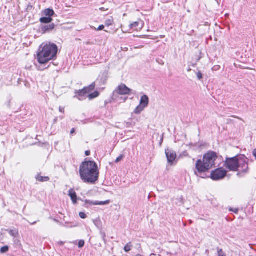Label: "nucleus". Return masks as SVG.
Instances as JSON below:
<instances>
[{"label":"nucleus","instance_id":"obj_1","mask_svg":"<svg viewBox=\"0 0 256 256\" xmlns=\"http://www.w3.org/2000/svg\"><path fill=\"white\" fill-rule=\"evenodd\" d=\"M79 172L84 182L93 184L98 179L100 170L95 162L86 158L80 164Z\"/></svg>","mask_w":256,"mask_h":256},{"label":"nucleus","instance_id":"obj_2","mask_svg":"<svg viewBox=\"0 0 256 256\" xmlns=\"http://www.w3.org/2000/svg\"><path fill=\"white\" fill-rule=\"evenodd\" d=\"M217 158L216 153L213 152H208L203 156L202 160H198L196 164L194 174L201 178H205L207 177L206 172L209 171L214 166V162Z\"/></svg>","mask_w":256,"mask_h":256},{"label":"nucleus","instance_id":"obj_3","mask_svg":"<svg viewBox=\"0 0 256 256\" xmlns=\"http://www.w3.org/2000/svg\"><path fill=\"white\" fill-rule=\"evenodd\" d=\"M58 51V48L56 44L51 42L42 44L37 52V60L40 64H46L56 58Z\"/></svg>","mask_w":256,"mask_h":256},{"label":"nucleus","instance_id":"obj_4","mask_svg":"<svg viewBox=\"0 0 256 256\" xmlns=\"http://www.w3.org/2000/svg\"><path fill=\"white\" fill-rule=\"evenodd\" d=\"M248 158L244 155L228 158L225 161L226 166L231 171H240L246 173L248 170Z\"/></svg>","mask_w":256,"mask_h":256},{"label":"nucleus","instance_id":"obj_5","mask_svg":"<svg viewBox=\"0 0 256 256\" xmlns=\"http://www.w3.org/2000/svg\"><path fill=\"white\" fill-rule=\"evenodd\" d=\"M131 92V90L128 88L125 84H120L115 90L113 96V102H125L126 98L116 96V94L120 95L129 94Z\"/></svg>","mask_w":256,"mask_h":256},{"label":"nucleus","instance_id":"obj_6","mask_svg":"<svg viewBox=\"0 0 256 256\" xmlns=\"http://www.w3.org/2000/svg\"><path fill=\"white\" fill-rule=\"evenodd\" d=\"M227 173L222 168H218L211 172V178L214 180H218L224 178Z\"/></svg>","mask_w":256,"mask_h":256},{"label":"nucleus","instance_id":"obj_7","mask_svg":"<svg viewBox=\"0 0 256 256\" xmlns=\"http://www.w3.org/2000/svg\"><path fill=\"white\" fill-rule=\"evenodd\" d=\"M144 22L141 20L135 22L130 25V29L134 30H140L144 26Z\"/></svg>","mask_w":256,"mask_h":256},{"label":"nucleus","instance_id":"obj_8","mask_svg":"<svg viewBox=\"0 0 256 256\" xmlns=\"http://www.w3.org/2000/svg\"><path fill=\"white\" fill-rule=\"evenodd\" d=\"M166 154L168 162H173L176 157V152L170 149L166 150Z\"/></svg>","mask_w":256,"mask_h":256},{"label":"nucleus","instance_id":"obj_9","mask_svg":"<svg viewBox=\"0 0 256 256\" xmlns=\"http://www.w3.org/2000/svg\"><path fill=\"white\" fill-rule=\"evenodd\" d=\"M55 26L54 23L44 26L42 28V32L44 34L51 32L54 30Z\"/></svg>","mask_w":256,"mask_h":256},{"label":"nucleus","instance_id":"obj_10","mask_svg":"<svg viewBox=\"0 0 256 256\" xmlns=\"http://www.w3.org/2000/svg\"><path fill=\"white\" fill-rule=\"evenodd\" d=\"M68 196L70 197V198L74 204L77 203V196L76 192L72 188L69 190Z\"/></svg>","mask_w":256,"mask_h":256},{"label":"nucleus","instance_id":"obj_11","mask_svg":"<svg viewBox=\"0 0 256 256\" xmlns=\"http://www.w3.org/2000/svg\"><path fill=\"white\" fill-rule=\"evenodd\" d=\"M148 102H149V99L147 96L144 95L141 97L140 100V105L146 108L148 106Z\"/></svg>","mask_w":256,"mask_h":256},{"label":"nucleus","instance_id":"obj_12","mask_svg":"<svg viewBox=\"0 0 256 256\" xmlns=\"http://www.w3.org/2000/svg\"><path fill=\"white\" fill-rule=\"evenodd\" d=\"M37 181L39 182H46L50 180V178L48 176H43L40 174H38L36 176Z\"/></svg>","mask_w":256,"mask_h":256},{"label":"nucleus","instance_id":"obj_13","mask_svg":"<svg viewBox=\"0 0 256 256\" xmlns=\"http://www.w3.org/2000/svg\"><path fill=\"white\" fill-rule=\"evenodd\" d=\"M96 87V84L94 82L88 86H86L84 88V90L86 92V94H88L90 92L94 90Z\"/></svg>","mask_w":256,"mask_h":256},{"label":"nucleus","instance_id":"obj_14","mask_svg":"<svg viewBox=\"0 0 256 256\" xmlns=\"http://www.w3.org/2000/svg\"><path fill=\"white\" fill-rule=\"evenodd\" d=\"M44 14L46 16L52 18L54 14V12L52 9L46 8L44 10Z\"/></svg>","mask_w":256,"mask_h":256},{"label":"nucleus","instance_id":"obj_15","mask_svg":"<svg viewBox=\"0 0 256 256\" xmlns=\"http://www.w3.org/2000/svg\"><path fill=\"white\" fill-rule=\"evenodd\" d=\"M52 21V18L46 16L41 18L40 19V22L42 24H50Z\"/></svg>","mask_w":256,"mask_h":256},{"label":"nucleus","instance_id":"obj_16","mask_svg":"<svg viewBox=\"0 0 256 256\" xmlns=\"http://www.w3.org/2000/svg\"><path fill=\"white\" fill-rule=\"evenodd\" d=\"M100 95V93L98 91H95L94 92L89 94L88 96V98L90 100H92L94 98L98 97Z\"/></svg>","mask_w":256,"mask_h":256},{"label":"nucleus","instance_id":"obj_17","mask_svg":"<svg viewBox=\"0 0 256 256\" xmlns=\"http://www.w3.org/2000/svg\"><path fill=\"white\" fill-rule=\"evenodd\" d=\"M8 233L14 238H16L18 236V229L11 230L9 231Z\"/></svg>","mask_w":256,"mask_h":256},{"label":"nucleus","instance_id":"obj_18","mask_svg":"<svg viewBox=\"0 0 256 256\" xmlns=\"http://www.w3.org/2000/svg\"><path fill=\"white\" fill-rule=\"evenodd\" d=\"M75 94L78 97H82L85 94H87L86 92L84 90V88L82 90L76 91Z\"/></svg>","mask_w":256,"mask_h":256},{"label":"nucleus","instance_id":"obj_19","mask_svg":"<svg viewBox=\"0 0 256 256\" xmlns=\"http://www.w3.org/2000/svg\"><path fill=\"white\" fill-rule=\"evenodd\" d=\"M145 108L139 104L134 110V113L136 114H140Z\"/></svg>","mask_w":256,"mask_h":256},{"label":"nucleus","instance_id":"obj_20","mask_svg":"<svg viewBox=\"0 0 256 256\" xmlns=\"http://www.w3.org/2000/svg\"><path fill=\"white\" fill-rule=\"evenodd\" d=\"M110 200H107L106 201H102V202H98V201H96L93 202L94 205H104L108 204L110 202Z\"/></svg>","mask_w":256,"mask_h":256},{"label":"nucleus","instance_id":"obj_21","mask_svg":"<svg viewBox=\"0 0 256 256\" xmlns=\"http://www.w3.org/2000/svg\"><path fill=\"white\" fill-rule=\"evenodd\" d=\"M132 247V243L128 242L124 246V250L126 252H128L131 250Z\"/></svg>","mask_w":256,"mask_h":256},{"label":"nucleus","instance_id":"obj_22","mask_svg":"<svg viewBox=\"0 0 256 256\" xmlns=\"http://www.w3.org/2000/svg\"><path fill=\"white\" fill-rule=\"evenodd\" d=\"M9 250V247L7 246H2L0 249V252L2 254L6 253L8 252Z\"/></svg>","mask_w":256,"mask_h":256},{"label":"nucleus","instance_id":"obj_23","mask_svg":"<svg viewBox=\"0 0 256 256\" xmlns=\"http://www.w3.org/2000/svg\"><path fill=\"white\" fill-rule=\"evenodd\" d=\"M79 216L82 219H84L87 217L86 214L84 212H80L79 213Z\"/></svg>","mask_w":256,"mask_h":256},{"label":"nucleus","instance_id":"obj_24","mask_svg":"<svg viewBox=\"0 0 256 256\" xmlns=\"http://www.w3.org/2000/svg\"><path fill=\"white\" fill-rule=\"evenodd\" d=\"M84 240H80L78 242V247L81 248H82L84 245Z\"/></svg>","mask_w":256,"mask_h":256},{"label":"nucleus","instance_id":"obj_25","mask_svg":"<svg viewBox=\"0 0 256 256\" xmlns=\"http://www.w3.org/2000/svg\"><path fill=\"white\" fill-rule=\"evenodd\" d=\"M196 76H197V77H198V79L201 80V79L202 78V74L200 72H198L196 73Z\"/></svg>","mask_w":256,"mask_h":256},{"label":"nucleus","instance_id":"obj_26","mask_svg":"<svg viewBox=\"0 0 256 256\" xmlns=\"http://www.w3.org/2000/svg\"><path fill=\"white\" fill-rule=\"evenodd\" d=\"M123 158V156L122 155H121L120 156H119L116 160V162L118 163V162H120Z\"/></svg>","mask_w":256,"mask_h":256},{"label":"nucleus","instance_id":"obj_27","mask_svg":"<svg viewBox=\"0 0 256 256\" xmlns=\"http://www.w3.org/2000/svg\"><path fill=\"white\" fill-rule=\"evenodd\" d=\"M218 256H224L223 252L222 250H218Z\"/></svg>","mask_w":256,"mask_h":256},{"label":"nucleus","instance_id":"obj_28","mask_svg":"<svg viewBox=\"0 0 256 256\" xmlns=\"http://www.w3.org/2000/svg\"><path fill=\"white\" fill-rule=\"evenodd\" d=\"M104 28V25H100L98 26V28H97V30H102Z\"/></svg>","mask_w":256,"mask_h":256},{"label":"nucleus","instance_id":"obj_29","mask_svg":"<svg viewBox=\"0 0 256 256\" xmlns=\"http://www.w3.org/2000/svg\"><path fill=\"white\" fill-rule=\"evenodd\" d=\"M85 154L86 156H88L90 154V151L88 150L85 152Z\"/></svg>","mask_w":256,"mask_h":256},{"label":"nucleus","instance_id":"obj_30","mask_svg":"<svg viewBox=\"0 0 256 256\" xmlns=\"http://www.w3.org/2000/svg\"><path fill=\"white\" fill-rule=\"evenodd\" d=\"M75 132V128H72L71 130H70V134H73Z\"/></svg>","mask_w":256,"mask_h":256},{"label":"nucleus","instance_id":"obj_31","mask_svg":"<svg viewBox=\"0 0 256 256\" xmlns=\"http://www.w3.org/2000/svg\"><path fill=\"white\" fill-rule=\"evenodd\" d=\"M235 213H237L238 212V209H235L234 210H232Z\"/></svg>","mask_w":256,"mask_h":256},{"label":"nucleus","instance_id":"obj_32","mask_svg":"<svg viewBox=\"0 0 256 256\" xmlns=\"http://www.w3.org/2000/svg\"><path fill=\"white\" fill-rule=\"evenodd\" d=\"M60 111L61 112H62V110H60Z\"/></svg>","mask_w":256,"mask_h":256}]
</instances>
